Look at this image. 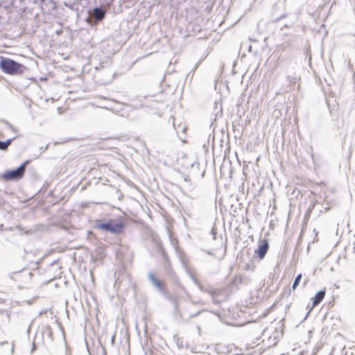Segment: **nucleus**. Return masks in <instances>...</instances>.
Segmentation results:
<instances>
[{
  "instance_id": "cd10ccee",
  "label": "nucleus",
  "mask_w": 355,
  "mask_h": 355,
  "mask_svg": "<svg viewBox=\"0 0 355 355\" xmlns=\"http://www.w3.org/2000/svg\"><path fill=\"white\" fill-rule=\"evenodd\" d=\"M311 211L310 209H309L306 212V214H305V218H308L311 214Z\"/></svg>"
},
{
  "instance_id": "393cba45",
  "label": "nucleus",
  "mask_w": 355,
  "mask_h": 355,
  "mask_svg": "<svg viewBox=\"0 0 355 355\" xmlns=\"http://www.w3.org/2000/svg\"><path fill=\"white\" fill-rule=\"evenodd\" d=\"M182 165H183L184 167H187H187H189V166H190V167H193V163H191V162H189V163H187V164L184 163V164H182Z\"/></svg>"
},
{
  "instance_id": "a18cd8bd",
  "label": "nucleus",
  "mask_w": 355,
  "mask_h": 355,
  "mask_svg": "<svg viewBox=\"0 0 355 355\" xmlns=\"http://www.w3.org/2000/svg\"><path fill=\"white\" fill-rule=\"evenodd\" d=\"M211 135H209V139H210ZM209 142V139H208V143Z\"/></svg>"
},
{
  "instance_id": "2f4dec72",
  "label": "nucleus",
  "mask_w": 355,
  "mask_h": 355,
  "mask_svg": "<svg viewBox=\"0 0 355 355\" xmlns=\"http://www.w3.org/2000/svg\"><path fill=\"white\" fill-rule=\"evenodd\" d=\"M207 254H209V255H213V252H212V250H206L205 251Z\"/></svg>"
},
{
  "instance_id": "c03bdc74",
  "label": "nucleus",
  "mask_w": 355,
  "mask_h": 355,
  "mask_svg": "<svg viewBox=\"0 0 355 355\" xmlns=\"http://www.w3.org/2000/svg\"><path fill=\"white\" fill-rule=\"evenodd\" d=\"M338 245V243H336L334 245V248H335L336 247H337Z\"/></svg>"
},
{
  "instance_id": "f3484780",
  "label": "nucleus",
  "mask_w": 355,
  "mask_h": 355,
  "mask_svg": "<svg viewBox=\"0 0 355 355\" xmlns=\"http://www.w3.org/2000/svg\"><path fill=\"white\" fill-rule=\"evenodd\" d=\"M302 279V274H299L296 276L292 285V288L295 290L299 285Z\"/></svg>"
},
{
  "instance_id": "0eeeda50",
  "label": "nucleus",
  "mask_w": 355,
  "mask_h": 355,
  "mask_svg": "<svg viewBox=\"0 0 355 355\" xmlns=\"http://www.w3.org/2000/svg\"><path fill=\"white\" fill-rule=\"evenodd\" d=\"M148 277L152 285L155 287L162 294L166 295V291L165 290L164 284L160 280L157 279L153 272H149L148 273Z\"/></svg>"
},
{
  "instance_id": "6e6552de",
  "label": "nucleus",
  "mask_w": 355,
  "mask_h": 355,
  "mask_svg": "<svg viewBox=\"0 0 355 355\" xmlns=\"http://www.w3.org/2000/svg\"><path fill=\"white\" fill-rule=\"evenodd\" d=\"M12 271L8 274L9 279H14L15 275L20 273L27 268L24 264H20L19 262L12 263L10 266Z\"/></svg>"
},
{
  "instance_id": "aec40b11",
  "label": "nucleus",
  "mask_w": 355,
  "mask_h": 355,
  "mask_svg": "<svg viewBox=\"0 0 355 355\" xmlns=\"http://www.w3.org/2000/svg\"><path fill=\"white\" fill-rule=\"evenodd\" d=\"M344 339L343 336L338 333L336 335H334V341L336 340V342H340Z\"/></svg>"
},
{
  "instance_id": "b1692460",
  "label": "nucleus",
  "mask_w": 355,
  "mask_h": 355,
  "mask_svg": "<svg viewBox=\"0 0 355 355\" xmlns=\"http://www.w3.org/2000/svg\"><path fill=\"white\" fill-rule=\"evenodd\" d=\"M211 234L213 235V238L214 239H216V229L215 228H212L211 230Z\"/></svg>"
},
{
  "instance_id": "79ce46f5",
  "label": "nucleus",
  "mask_w": 355,
  "mask_h": 355,
  "mask_svg": "<svg viewBox=\"0 0 355 355\" xmlns=\"http://www.w3.org/2000/svg\"><path fill=\"white\" fill-rule=\"evenodd\" d=\"M111 341H112V343H114V336H112Z\"/></svg>"
},
{
  "instance_id": "7ed1b4c3",
  "label": "nucleus",
  "mask_w": 355,
  "mask_h": 355,
  "mask_svg": "<svg viewBox=\"0 0 355 355\" xmlns=\"http://www.w3.org/2000/svg\"><path fill=\"white\" fill-rule=\"evenodd\" d=\"M0 67L3 72L11 75L18 73L19 71L21 72V68L23 67L21 64L16 61L6 58L1 59Z\"/></svg>"
},
{
  "instance_id": "37998d69",
  "label": "nucleus",
  "mask_w": 355,
  "mask_h": 355,
  "mask_svg": "<svg viewBox=\"0 0 355 355\" xmlns=\"http://www.w3.org/2000/svg\"><path fill=\"white\" fill-rule=\"evenodd\" d=\"M241 136H242V135H240L239 137H237L236 135H235L234 137H235V139H237V138L241 139Z\"/></svg>"
},
{
  "instance_id": "423d86ee",
  "label": "nucleus",
  "mask_w": 355,
  "mask_h": 355,
  "mask_svg": "<svg viewBox=\"0 0 355 355\" xmlns=\"http://www.w3.org/2000/svg\"><path fill=\"white\" fill-rule=\"evenodd\" d=\"M269 250V243L267 239H263L260 241L259 244L257 248L255 250L254 253L257 257L260 260H262L266 257L268 251Z\"/></svg>"
},
{
  "instance_id": "2eb2a0df",
  "label": "nucleus",
  "mask_w": 355,
  "mask_h": 355,
  "mask_svg": "<svg viewBox=\"0 0 355 355\" xmlns=\"http://www.w3.org/2000/svg\"><path fill=\"white\" fill-rule=\"evenodd\" d=\"M336 262L339 265H345V264H346V263H347L346 254L343 253V252H342L341 254H339L338 255V257H337V259H336Z\"/></svg>"
},
{
  "instance_id": "c756f323",
  "label": "nucleus",
  "mask_w": 355,
  "mask_h": 355,
  "mask_svg": "<svg viewBox=\"0 0 355 355\" xmlns=\"http://www.w3.org/2000/svg\"><path fill=\"white\" fill-rule=\"evenodd\" d=\"M193 282L195 283L196 285H197L198 287H199V284H201L199 281L195 278H193Z\"/></svg>"
},
{
  "instance_id": "864d4df0",
  "label": "nucleus",
  "mask_w": 355,
  "mask_h": 355,
  "mask_svg": "<svg viewBox=\"0 0 355 355\" xmlns=\"http://www.w3.org/2000/svg\"><path fill=\"white\" fill-rule=\"evenodd\" d=\"M42 1H43L44 0H42Z\"/></svg>"
},
{
  "instance_id": "7c9ffc66",
  "label": "nucleus",
  "mask_w": 355,
  "mask_h": 355,
  "mask_svg": "<svg viewBox=\"0 0 355 355\" xmlns=\"http://www.w3.org/2000/svg\"><path fill=\"white\" fill-rule=\"evenodd\" d=\"M35 349H36V345H35V343H33L32 345L31 351L33 352L34 350H35Z\"/></svg>"
},
{
  "instance_id": "a19ab883",
  "label": "nucleus",
  "mask_w": 355,
  "mask_h": 355,
  "mask_svg": "<svg viewBox=\"0 0 355 355\" xmlns=\"http://www.w3.org/2000/svg\"><path fill=\"white\" fill-rule=\"evenodd\" d=\"M10 130H12L13 132H16L17 131L12 126H10Z\"/></svg>"
},
{
  "instance_id": "f8f14e48",
  "label": "nucleus",
  "mask_w": 355,
  "mask_h": 355,
  "mask_svg": "<svg viewBox=\"0 0 355 355\" xmlns=\"http://www.w3.org/2000/svg\"><path fill=\"white\" fill-rule=\"evenodd\" d=\"M93 15L96 20L101 21L104 18L105 11L103 8L97 7L93 10Z\"/></svg>"
},
{
  "instance_id": "c9c22d12",
  "label": "nucleus",
  "mask_w": 355,
  "mask_h": 355,
  "mask_svg": "<svg viewBox=\"0 0 355 355\" xmlns=\"http://www.w3.org/2000/svg\"><path fill=\"white\" fill-rule=\"evenodd\" d=\"M287 79H288V81L292 82V80H294V78H292V77L288 76V77H287Z\"/></svg>"
},
{
  "instance_id": "a878e982",
  "label": "nucleus",
  "mask_w": 355,
  "mask_h": 355,
  "mask_svg": "<svg viewBox=\"0 0 355 355\" xmlns=\"http://www.w3.org/2000/svg\"><path fill=\"white\" fill-rule=\"evenodd\" d=\"M202 311H198V312H196V313H195L193 314H191L190 315V318H195V317L198 316Z\"/></svg>"
},
{
  "instance_id": "ddd939ff",
  "label": "nucleus",
  "mask_w": 355,
  "mask_h": 355,
  "mask_svg": "<svg viewBox=\"0 0 355 355\" xmlns=\"http://www.w3.org/2000/svg\"><path fill=\"white\" fill-rule=\"evenodd\" d=\"M15 139V137H13L6 141H0V150H6Z\"/></svg>"
},
{
  "instance_id": "5701e85b",
  "label": "nucleus",
  "mask_w": 355,
  "mask_h": 355,
  "mask_svg": "<svg viewBox=\"0 0 355 355\" xmlns=\"http://www.w3.org/2000/svg\"><path fill=\"white\" fill-rule=\"evenodd\" d=\"M49 145H50V144H47L45 147H40V154L42 153L43 152H44L48 148Z\"/></svg>"
},
{
  "instance_id": "9d476101",
  "label": "nucleus",
  "mask_w": 355,
  "mask_h": 355,
  "mask_svg": "<svg viewBox=\"0 0 355 355\" xmlns=\"http://www.w3.org/2000/svg\"><path fill=\"white\" fill-rule=\"evenodd\" d=\"M224 136L225 137V139L227 140L226 145L228 144V139L230 135H212V148H214L216 146V144L218 143L219 146L223 147V142H224Z\"/></svg>"
},
{
  "instance_id": "4c0bfd02",
  "label": "nucleus",
  "mask_w": 355,
  "mask_h": 355,
  "mask_svg": "<svg viewBox=\"0 0 355 355\" xmlns=\"http://www.w3.org/2000/svg\"><path fill=\"white\" fill-rule=\"evenodd\" d=\"M5 300L0 297V304L4 303Z\"/></svg>"
},
{
  "instance_id": "8fccbe9b",
  "label": "nucleus",
  "mask_w": 355,
  "mask_h": 355,
  "mask_svg": "<svg viewBox=\"0 0 355 355\" xmlns=\"http://www.w3.org/2000/svg\"><path fill=\"white\" fill-rule=\"evenodd\" d=\"M232 355H239L238 353L232 354Z\"/></svg>"
},
{
  "instance_id": "4be33fe9",
  "label": "nucleus",
  "mask_w": 355,
  "mask_h": 355,
  "mask_svg": "<svg viewBox=\"0 0 355 355\" xmlns=\"http://www.w3.org/2000/svg\"><path fill=\"white\" fill-rule=\"evenodd\" d=\"M330 94H331V92H329V97H326V103L329 107V109L330 110L331 107H330Z\"/></svg>"
},
{
  "instance_id": "6ab92c4d",
  "label": "nucleus",
  "mask_w": 355,
  "mask_h": 355,
  "mask_svg": "<svg viewBox=\"0 0 355 355\" xmlns=\"http://www.w3.org/2000/svg\"><path fill=\"white\" fill-rule=\"evenodd\" d=\"M160 253H161V254H162V256L163 259H164L166 261H167V262H168V256H167V254H166V251H165V250H164V248H161V249H160Z\"/></svg>"
},
{
  "instance_id": "a211bd4d",
  "label": "nucleus",
  "mask_w": 355,
  "mask_h": 355,
  "mask_svg": "<svg viewBox=\"0 0 355 355\" xmlns=\"http://www.w3.org/2000/svg\"><path fill=\"white\" fill-rule=\"evenodd\" d=\"M43 334L47 333L49 337L52 339V332L50 326L47 325L42 331Z\"/></svg>"
},
{
  "instance_id": "39448f33",
  "label": "nucleus",
  "mask_w": 355,
  "mask_h": 355,
  "mask_svg": "<svg viewBox=\"0 0 355 355\" xmlns=\"http://www.w3.org/2000/svg\"><path fill=\"white\" fill-rule=\"evenodd\" d=\"M223 114L222 104L220 102H215L213 115L214 116V119H210V128H213L212 132L216 133V125H217V120L218 118L220 117Z\"/></svg>"
},
{
  "instance_id": "c85d7f7f",
  "label": "nucleus",
  "mask_w": 355,
  "mask_h": 355,
  "mask_svg": "<svg viewBox=\"0 0 355 355\" xmlns=\"http://www.w3.org/2000/svg\"><path fill=\"white\" fill-rule=\"evenodd\" d=\"M191 302L193 304H203L201 301H193V300H191Z\"/></svg>"
},
{
  "instance_id": "1a4fd4ad",
  "label": "nucleus",
  "mask_w": 355,
  "mask_h": 355,
  "mask_svg": "<svg viewBox=\"0 0 355 355\" xmlns=\"http://www.w3.org/2000/svg\"><path fill=\"white\" fill-rule=\"evenodd\" d=\"M325 296V291L324 290H320V291H318L312 298H311V300H312V306L311 308L310 309V310L308 311V313H306V316L304 317V320H305L308 315L309 314V313L311 312L312 308L318 304H319L321 301L324 299Z\"/></svg>"
},
{
  "instance_id": "f03ea898",
  "label": "nucleus",
  "mask_w": 355,
  "mask_h": 355,
  "mask_svg": "<svg viewBox=\"0 0 355 355\" xmlns=\"http://www.w3.org/2000/svg\"><path fill=\"white\" fill-rule=\"evenodd\" d=\"M31 160H26L19 166L12 170H8L1 174V178L5 181H17L21 179L25 173L26 167Z\"/></svg>"
},
{
  "instance_id": "603ef678",
  "label": "nucleus",
  "mask_w": 355,
  "mask_h": 355,
  "mask_svg": "<svg viewBox=\"0 0 355 355\" xmlns=\"http://www.w3.org/2000/svg\"><path fill=\"white\" fill-rule=\"evenodd\" d=\"M332 352H333V349H331V351L330 352V355L332 354Z\"/></svg>"
},
{
  "instance_id": "4468645a",
  "label": "nucleus",
  "mask_w": 355,
  "mask_h": 355,
  "mask_svg": "<svg viewBox=\"0 0 355 355\" xmlns=\"http://www.w3.org/2000/svg\"><path fill=\"white\" fill-rule=\"evenodd\" d=\"M199 288H200V290L202 292L207 293L209 295H211L213 297V302L214 303H216V300L214 299V295L216 293H218V292L216 291H213V290L207 289V288H205L202 284H199Z\"/></svg>"
},
{
  "instance_id": "ea45409f",
  "label": "nucleus",
  "mask_w": 355,
  "mask_h": 355,
  "mask_svg": "<svg viewBox=\"0 0 355 355\" xmlns=\"http://www.w3.org/2000/svg\"><path fill=\"white\" fill-rule=\"evenodd\" d=\"M284 135H284V134H282V135H281V137H282V141H283V142H284V140H285V139H284Z\"/></svg>"
},
{
  "instance_id": "72a5a7b5",
  "label": "nucleus",
  "mask_w": 355,
  "mask_h": 355,
  "mask_svg": "<svg viewBox=\"0 0 355 355\" xmlns=\"http://www.w3.org/2000/svg\"><path fill=\"white\" fill-rule=\"evenodd\" d=\"M348 286V283H346L344 286H343V291H345L347 290V286Z\"/></svg>"
},
{
  "instance_id": "e433bc0d",
  "label": "nucleus",
  "mask_w": 355,
  "mask_h": 355,
  "mask_svg": "<svg viewBox=\"0 0 355 355\" xmlns=\"http://www.w3.org/2000/svg\"><path fill=\"white\" fill-rule=\"evenodd\" d=\"M49 183L48 182H45L44 184L43 185V187H44L45 189H46L48 187H49Z\"/></svg>"
},
{
  "instance_id": "58836bf2",
  "label": "nucleus",
  "mask_w": 355,
  "mask_h": 355,
  "mask_svg": "<svg viewBox=\"0 0 355 355\" xmlns=\"http://www.w3.org/2000/svg\"><path fill=\"white\" fill-rule=\"evenodd\" d=\"M334 288H340V285H337L336 284H334Z\"/></svg>"
},
{
  "instance_id": "412c9836",
  "label": "nucleus",
  "mask_w": 355,
  "mask_h": 355,
  "mask_svg": "<svg viewBox=\"0 0 355 355\" xmlns=\"http://www.w3.org/2000/svg\"><path fill=\"white\" fill-rule=\"evenodd\" d=\"M72 139H74V138H72V137H70V138H67V139H62L60 141H54V145H56V144H62V143H64L67 141H71Z\"/></svg>"
},
{
  "instance_id": "dca6fc26",
  "label": "nucleus",
  "mask_w": 355,
  "mask_h": 355,
  "mask_svg": "<svg viewBox=\"0 0 355 355\" xmlns=\"http://www.w3.org/2000/svg\"><path fill=\"white\" fill-rule=\"evenodd\" d=\"M180 259L183 266L187 268L188 264V259L183 252L180 253Z\"/></svg>"
},
{
  "instance_id": "3c124183",
  "label": "nucleus",
  "mask_w": 355,
  "mask_h": 355,
  "mask_svg": "<svg viewBox=\"0 0 355 355\" xmlns=\"http://www.w3.org/2000/svg\"><path fill=\"white\" fill-rule=\"evenodd\" d=\"M185 130H186V129L184 128L182 129V131H183V132H184Z\"/></svg>"
},
{
  "instance_id": "09e8293b",
  "label": "nucleus",
  "mask_w": 355,
  "mask_h": 355,
  "mask_svg": "<svg viewBox=\"0 0 355 355\" xmlns=\"http://www.w3.org/2000/svg\"><path fill=\"white\" fill-rule=\"evenodd\" d=\"M180 140H181L182 142H185V141H185V140H184V139H180Z\"/></svg>"
},
{
  "instance_id": "f704fd0d",
  "label": "nucleus",
  "mask_w": 355,
  "mask_h": 355,
  "mask_svg": "<svg viewBox=\"0 0 355 355\" xmlns=\"http://www.w3.org/2000/svg\"><path fill=\"white\" fill-rule=\"evenodd\" d=\"M187 155L185 153H183L182 156V159H187Z\"/></svg>"
},
{
  "instance_id": "9b49d317",
  "label": "nucleus",
  "mask_w": 355,
  "mask_h": 355,
  "mask_svg": "<svg viewBox=\"0 0 355 355\" xmlns=\"http://www.w3.org/2000/svg\"><path fill=\"white\" fill-rule=\"evenodd\" d=\"M0 346L1 348V353L2 355H12L15 347L13 343L10 345L8 341L1 342Z\"/></svg>"
},
{
  "instance_id": "20e7f679",
  "label": "nucleus",
  "mask_w": 355,
  "mask_h": 355,
  "mask_svg": "<svg viewBox=\"0 0 355 355\" xmlns=\"http://www.w3.org/2000/svg\"><path fill=\"white\" fill-rule=\"evenodd\" d=\"M33 277V274L28 268H26L24 271L20 273L15 275L14 279H10L11 280L19 283V287L20 288H26L32 282V279Z\"/></svg>"
},
{
  "instance_id": "de8ad7c7",
  "label": "nucleus",
  "mask_w": 355,
  "mask_h": 355,
  "mask_svg": "<svg viewBox=\"0 0 355 355\" xmlns=\"http://www.w3.org/2000/svg\"><path fill=\"white\" fill-rule=\"evenodd\" d=\"M220 131L221 132V133H224V130H221Z\"/></svg>"
},
{
  "instance_id": "473e14b6",
  "label": "nucleus",
  "mask_w": 355,
  "mask_h": 355,
  "mask_svg": "<svg viewBox=\"0 0 355 355\" xmlns=\"http://www.w3.org/2000/svg\"><path fill=\"white\" fill-rule=\"evenodd\" d=\"M234 347V348L235 349H236V350L238 349V348H237L236 347H235L234 345H233V346H232V347ZM232 348H230V349H229V352H230V353H232Z\"/></svg>"
},
{
  "instance_id": "bb28decb",
  "label": "nucleus",
  "mask_w": 355,
  "mask_h": 355,
  "mask_svg": "<svg viewBox=\"0 0 355 355\" xmlns=\"http://www.w3.org/2000/svg\"><path fill=\"white\" fill-rule=\"evenodd\" d=\"M31 326H32V323H31V324L28 325V328H27L26 333H27V334H28V335H29V334H30L31 329Z\"/></svg>"
},
{
  "instance_id": "49530a36",
  "label": "nucleus",
  "mask_w": 355,
  "mask_h": 355,
  "mask_svg": "<svg viewBox=\"0 0 355 355\" xmlns=\"http://www.w3.org/2000/svg\"><path fill=\"white\" fill-rule=\"evenodd\" d=\"M343 347V344L341 343L340 345L339 346V348H341Z\"/></svg>"
},
{
  "instance_id": "f257e3e1",
  "label": "nucleus",
  "mask_w": 355,
  "mask_h": 355,
  "mask_svg": "<svg viewBox=\"0 0 355 355\" xmlns=\"http://www.w3.org/2000/svg\"><path fill=\"white\" fill-rule=\"evenodd\" d=\"M125 222L121 219L114 218L97 220L93 225L94 229L114 235L122 234L125 231Z\"/></svg>"
}]
</instances>
